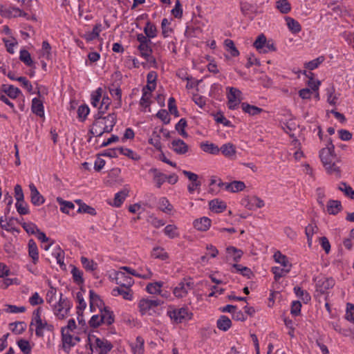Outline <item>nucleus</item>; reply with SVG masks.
Returning a JSON list of instances; mask_svg holds the SVG:
<instances>
[{
    "label": "nucleus",
    "instance_id": "f3484780",
    "mask_svg": "<svg viewBox=\"0 0 354 354\" xmlns=\"http://www.w3.org/2000/svg\"><path fill=\"white\" fill-rule=\"evenodd\" d=\"M95 350L99 352V354H109L113 348L111 343L105 339L95 338Z\"/></svg>",
    "mask_w": 354,
    "mask_h": 354
},
{
    "label": "nucleus",
    "instance_id": "603ef678",
    "mask_svg": "<svg viewBox=\"0 0 354 354\" xmlns=\"http://www.w3.org/2000/svg\"><path fill=\"white\" fill-rule=\"evenodd\" d=\"M109 90L112 97L118 101V104L120 106L122 104V90L120 88L113 85L109 87Z\"/></svg>",
    "mask_w": 354,
    "mask_h": 354
},
{
    "label": "nucleus",
    "instance_id": "052dcab7",
    "mask_svg": "<svg viewBox=\"0 0 354 354\" xmlns=\"http://www.w3.org/2000/svg\"><path fill=\"white\" fill-rule=\"evenodd\" d=\"M12 331L17 335L21 334L26 328V324L24 322H17L10 324Z\"/></svg>",
    "mask_w": 354,
    "mask_h": 354
},
{
    "label": "nucleus",
    "instance_id": "6e6552de",
    "mask_svg": "<svg viewBox=\"0 0 354 354\" xmlns=\"http://www.w3.org/2000/svg\"><path fill=\"white\" fill-rule=\"evenodd\" d=\"M71 308V302L68 299L62 298V294L61 293L58 303L53 306V312L59 319H63L68 315Z\"/></svg>",
    "mask_w": 354,
    "mask_h": 354
},
{
    "label": "nucleus",
    "instance_id": "4c0bfd02",
    "mask_svg": "<svg viewBox=\"0 0 354 354\" xmlns=\"http://www.w3.org/2000/svg\"><path fill=\"white\" fill-rule=\"evenodd\" d=\"M117 151H118L119 154L125 156L133 160L140 159V155L131 149L120 147L117 148Z\"/></svg>",
    "mask_w": 354,
    "mask_h": 354
},
{
    "label": "nucleus",
    "instance_id": "0e129e2a",
    "mask_svg": "<svg viewBox=\"0 0 354 354\" xmlns=\"http://www.w3.org/2000/svg\"><path fill=\"white\" fill-rule=\"evenodd\" d=\"M77 118L80 121L83 122L89 114L90 109L86 104L80 105L77 109Z\"/></svg>",
    "mask_w": 354,
    "mask_h": 354
},
{
    "label": "nucleus",
    "instance_id": "37998d69",
    "mask_svg": "<svg viewBox=\"0 0 354 354\" xmlns=\"http://www.w3.org/2000/svg\"><path fill=\"white\" fill-rule=\"evenodd\" d=\"M324 60H325V57L323 55H321L315 59H313L310 62H306L304 64V67H305V68H306L309 71L315 70V69L317 68L320 66V64H322L324 62Z\"/></svg>",
    "mask_w": 354,
    "mask_h": 354
},
{
    "label": "nucleus",
    "instance_id": "393cba45",
    "mask_svg": "<svg viewBox=\"0 0 354 354\" xmlns=\"http://www.w3.org/2000/svg\"><path fill=\"white\" fill-rule=\"evenodd\" d=\"M1 88V93H5L12 99H16L21 93V91L13 85L2 84Z\"/></svg>",
    "mask_w": 354,
    "mask_h": 354
},
{
    "label": "nucleus",
    "instance_id": "9d476101",
    "mask_svg": "<svg viewBox=\"0 0 354 354\" xmlns=\"http://www.w3.org/2000/svg\"><path fill=\"white\" fill-rule=\"evenodd\" d=\"M194 288V283L191 279H183L174 289V295L178 298L185 297L188 292Z\"/></svg>",
    "mask_w": 354,
    "mask_h": 354
},
{
    "label": "nucleus",
    "instance_id": "a19ab883",
    "mask_svg": "<svg viewBox=\"0 0 354 354\" xmlns=\"http://www.w3.org/2000/svg\"><path fill=\"white\" fill-rule=\"evenodd\" d=\"M122 269L124 270L125 271H127L129 274H130L131 275H133V276H136L139 278L144 279H149L152 276V272L149 269H147L146 272L144 273H138L136 270H135L129 267H127V266H124L122 268Z\"/></svg>",
    "mask_w": 354,
    "mask_h": 354
},
{
    "label": "nucleus",
    "instance_id": "e2e57ef3",
    "mask_svg": "<svg viewBox=\"0 0 354 354\" xmlns=\"http://www.w3.org/2000/svg\"><path fill=\"white\" fill-rule=\"evenodd\" d=\"M81 263L83 267L87 271H93L97 269V265L93 260L88 259L86 257H81Z\"/></svg>",
    "mask_w": 354,
    "mask_h": 354
},
{
    "label": "nucleus",
    "instance_id": "a878e982",
    "mask_svg": "<svg viewBox=\"0 0 354 354\" xmlns=\"http://www.w3.org/2000/svg\"><path fill=\"white\" fill-rule=\"evenodd\" d=\"M158 74L156 71H151L147 75V85L144 87L150 92H153L156 88V80Z\"/></svg>",
    "mask_w": 354,
    "mask_h": 354
},
{
    "label": "nucleus",
    "instance_id": "8fccbe9b",
    "mask_svg": "<svg viewBox=\"0 0 354 354\" xmlns=\"http://www.w3.org/2000/svg\"><path fill=\"white\" fill-rule=\"evenodd\" d=\"M111 103V100L109 96L107 95L102 94V98L98 109L99 114H104L109 109Z\"/></svg>",
    "mask_w": 354,
    "mask_h": 354
},
{
    "label": "nucleus",
    "instance_id": "49530a36",
    "mask_svg": "<svg viewBox=\"0 0 354 354\" xmlns=\"http://www.w3.org/2000/svg\"><path fill=\"white\" fill-rule=\"evenodd\" d=\"M303 74L307 76L309 80L308 81V86L310 88L311 91H318L319 86L321 85V82L319 80H315L313 79V73H310L309 74L306 73V71H304Z\"/></svg>",
    "mask_w": 354,
    "mask_h": 354
},
{
    "label": "nucleus",
    "instance_id": "f8f14e48",
    "mask_svg": "<svg viewBox=\"0 0 354 354\" xmlns=\"http://www.w3.org/2000/svg\"><path fill=\"white\" fill-rule=\"evenodd\" d=\"M335 280L332 277H322L316 281V290L324 294L335 286Z\"/></svg>",
    "mask_w": 354,
    "mask_h": 354
},
{
    "label": "nucleus",
    "instance_id": "2eb2a0df",
    "mask_svg": "<svg viewBox=\"0 0 354 354\" xmlns=\"http://www.w3.org/2000/svg\"><path fill=\"white\" fill-rule=\"evenodd\" d=\"M21 10L10 4H0V13L6 17H16L21 15Z\"/></svg>",
    "mask_w": 354,
    "mask_h": 354
},
{
    "label": "nucleus",
    "instance_id": "bb28decb",
    "mask_svg": "<svg viewBox=\"0 0 354 354\" xmlns=\"http://www.w3.org/2000/svg\"><path fill=\"white\" fill-rule=\"evenodd\" d=\"M241 106L244 113H248L251 116L259 115L263 111L261 108L254 105H250L247 102L241 103Z\"/></svg>",
    "mask_w": 354,
    "mask_h": 354
},
{
    "label": "nucleus",
    "instance_id": "f257e3e1",
    "mask_svg": "<svg viewBox=\"0 0 354 354\" xmlns=\"http://www.w3.org/2000/svg\"><path fill=\"white\" fill-rule=\"evenodd\" d=\"M90 309L95 311L98 308L100 313L93 315L88 322L89 326L92 328H97L100 325L110 326L115 321V316L113 311L109 307L104 306V301L94 290L89 291Z\"/></svg>",
    "mask_w": 354,
    "mask_h": 354
},
{
    "label": "nucleus",
    "instance_id": "69168bd1",
    "mask_svg": "<svg viewBox=\"0 0 354 354\" xmlns=\"http://www.w3.org/2000/svg\"><path fill=\"white\" fill-rule=\"evenodd\" d=\"M127 193L126 191H120L115 194L112 205L115 207H120L124 201Z\"/></svg>",
    "mask_w": 354,
    "mask_h": 354
},
{
    "label": "nucleus",
    "instance_id": "3c124183",
    "mask_svg": "<svg viewBox=\"0 0 354 354\" xmlns=\"http://www.w3.org/2000/svg\"><path fill=\"white\" fill-rule=\"evenodd\" d=\"M273 257L275 261L280 263L283 267L291 268L292 265L289 263L286 256L282 254L279 251L276 252Z\"/></svg>",
    "mask_w": 354,
    "mask_h": 354
},
{
    "label": "nucleus",
    "instance_id": "dca6fc26",
    "mask_svg": "<svg viewBox=\"0 0 354 354\" xmlns=\"http://www.w3.org/2000/svg\"><path fill=\"white\" fill-rule=\"evenodd\" d=\"M62 343L63 348L65 351L68 352V350L71 346H73L76 344L77 342L80 341V338L78 336H73L68 333H64V330H62Z\"/></svg>",
    "mask_w": 354,
    "mask_h": 354
},
{
    "label": "nucleus",
    "instance_id": "423d86ee",
    "mask_svg": "<svg viewBox=\"0 0 354 354\" xmlns=\"http://www.w3.org/2000/svg\"><path fill=\"white\" fill-rule=\"evenodd\" d=\"M227 90V107L230 110H236L239 108L241 102V91L234 87L228 86Z\"/></svg>",
    "mask_w": 354,
    "mask_h": 354
},
{
    "label": "nucleus",
    "instance_id": "ddd939ff",
    "mask_svg": "<svg viewBox=\"0 0 354 354\" xmlns=\"http://www.w3.org/2000/svg\"><path fill=\"white\" fill-rule=\"evenodd\" d=\"M241 204L248 209L261 208L265 205L264 201L256 196L243 198L241 200Z\"/></svg>",
    "mask_w": 354,
    "mask_h": 354
},
{
    "label": "nucleus",
    "instance_id": "a211bd4d",
    "mask_svg": "<svg viewBox=\"0 0 354 354\" xmlns=\"http://www.w3.org/2000/svg\"><path fill=\"white\" fill-rule=\"evenodd\" d=\"M103 27L101 22H97L93 26L92 31L86 32L82 37L87 41L90 42L94 39L99 38L100 32L102 31Z\"/></svg>",
    "mask_w": 354,
    "mask_h": 354
},
{
    "label": "nucleus",
    "instance_id": "9b49d317",
    "mask_svg": "<svg viewBox=\"0 0 354 354\" xmlns=\"http://www.w3.org/2000/svg\"><path fill=\"white\" fill-rule=\"evenodd\" d=\"M182 173L191 181V183L187 186L189 193L193 194L196 190L199 191L201 182L198 180V176L196 174L187 170H183Z\"/></svg>",
    "mask_w": 354,
    "mask_h": 354
},
{
    "label": "nucleus",
    "instance_id": "0eeeda50",
    "mask_svg": "<svg viewBox=\"0 0 354 354\" xmlns=\"http://www.w3.org/2000/svg\"><path fill=\"white\" fill-rule=\"evenodd\" d=\"M164 303L160 299H142L140 300L138 307L140 313L144 315L146 314L152 315V312H156L155 309Z\"/></svg>",
    "mask_w": 354,
    "mask_h": 354
},
{
    "label": "nucleus",
    "instance_id": "7c9ffc66",
    "mask_svg": "<svg viewBox=\"0 0 354 354\" xmlns=\"http://www.w3.org/2000/svg\"><path fill=\"white\" fill-rule=\"evenodd\" d=\"M28 254L32 258L34 264H36L39 260V252L36 243L30 239L28 241Z\"/></svg>",
    "mask_w": 354,
    "mask_h": 354
},
{
    "label": "nucleus",
    "instance_id": "680f3d73",
    "mask_svg": "<svg viewBox=\"0 0 354 354\" xmlns=\"http://www.w3.org/2000/svg\"><path fill=\"white\" fill-rule=\"evenodd\" d=\"M291 268H280V267H273L272 268V272L274 274V279L278 281L281 277L285 276L287 273H288L290 270Z\"/></svg>",
    "mask_w": 354,
    "mask_h": 354
},
{
    "label": "nucleus",
    "instance_id": "338daca9",
    "mask_svg": "<svg viewBox=\"0 0 354 354\" xmlns=\"http://www.w3.org/2000/svg\"><path fill=\"white\" fill-rule=\"evenodd\" d=\"M294 292L296 294V295L299 297H300L304 303L307 304L308 301H310L311 297L308 292L306 290H304L300 287L296 286L294 288Z\"/></svg>",
    "mask_w": 354,
    "mask_h": 354
},
{
    "label": "nucleus",
    "instance_id": "09e8293b",
    "mask_svg": "<svg viewBox=\"0 0 354 354\" xmlns=\"http://www.w3.org/2000/svg\"><path fill=\"white\" fill-rule=\"evenodd\" d=\"M151 93L152 92L146 89V88H142V95L140 100V104L141 106L147 108L150 106Z\"/></svg>",
    "mask_w": 354,
    "mask_h": 354
},
{
    "label": "nucleus",
    "instance_id": "774afa93",
    "mask_svg": "<svg viewBox=\"0 0 354 354\" xmlns=\"http://www.w3.org/2000/svg\"><path fill=\"white\" fill-rule=\"evenodd\" d=\"M15 207L21 215H26L29 212L28 205L24 200L16 201Z\"/></svg>",
    "mask_w": 354,
    "mask_h": 354
},
{
    "label": "nucleus",
    "instance_id": "864d4df0",
    "mask_svg": "<svg viewBox=\"0 0 354 354\" xmlns=\"http://www.w3.org/2000/svg\"><path fill=\"white\" fill-rule=\"evenodd\" d=\"M276 8L283 14H287L291 10L290 3L288 0H278L276 2Z\"/></svg>",
    "mask_w": 354,
    "mask_h": 354
},
{
    "label": "nucleus",
    "instance_id": "f03ea898",
    "mask_svg": "<svg viewBox=\"0 0 354 354\" xmlns=\"http://www.w3.org/2000/svg\"><path fill=\"white\" fill-rule=\"evenodd\" d=\"M104 114H97L95 116V120L88 130L89 138L88 141L91 142L93 136L101 137L105 133H111L117 122V115L115 113H109L107 115Z\"/></svg>",
    "mask_w": 354,
    "mask_h": 354
},
{
    "label": "nucleus",
    "instance_id": "58836bf2",
    "mask_svg": "<svg viewBox=\"0 0 354 354\" xmlns=\"http://www.w3.org/2000/svg\"><path fill=\"white\" fill-rule=\"evenodd\" d=\"M92 338H95V336L88 335V342L84 346H79L72 354H93Z\"/></svg>",
    "mask_w": 354,
    "mask_h": 354
},
{
    "label": "nucleus",
    "instance_id": "473e14b6",
    "mask_svg": "<svg viewBox=\"0 0 354 354\" xmlns=\"http://www.w3.org/2000/svg\"><path fill=\"white\" fill-rule=\"evenodd\" d=\"M57 202L60 205V210L66 214H73L75 209V205L71 201H64L60 198H57Z\"/></svg>",
    "mask_w": 354,
    "mask_h": 354
},
{
    "label": "nucleus",
    "instance_id": "4be33fe9",
    "mask_svg": "<svg viewBox=\"0 0 354 354\" xmlns=\"http://www.w3.org/2000/svg\"><path fill=\"white\" fill-rule=\"evenodd\" d=\"M219 149L220 153L229 159H233L236 153V147L231 142L223 144Z\"/></svg>",
    "mask_w": 354,
    "mask_h": 354
},
{
    "label": "nucleus",
    "instance_id": "6e6d98bb",
    "mask_svg": "<svg viewBox=\"0 0 354 354\" xmlns=\"http://www.w3.org/2000/svg\"><path fill=\"white\" fill-rule=\"evenodd\" d=\"M187 125V120L185 118H181L175 126V129L179 135L185 138L188 137V133L185 130Z\"/></svg>",
    "mask_w": 354,
    "mask_h": 354
},
{
    "label": "nucleus",
    "instance_id": "de8ad7c7",
    "mask_svg": "<svg viewBox=\"0 0 354 354\" xmlns=\"http://www.w3.org/2000/svg\"><path fill=\"white\" fill-rule=\"evenodd\" d=\"M224 45L226 48V50L228 51V53L230 54L232 57H236L239 55V51L235 46L234 43L232 40L226 39L224 41Z\"/></svg>",
    "mask_w": 354,
    "mask_h": 354
},
{
    "label": "nucleus",
    "instance_id": "39448f33",
    "mask_svg": "<svg viewBox=\"0 0 354 354\" xmlns=\"http://www.w3.org/2000/svg\"><path fill=\"white\" fill-rule=\"evenodd\" d=\"M167 315L173 322L180 324L185 320H190L192 318V313L189 312L187 308H169Z\"/></svg>",
    "mask_w": 354,
    "mask_h": 354
},
{
    "label": "nucleus",
    "instance_id": "2f4dec72",
    "mask_svg": "<svg viewBox=\"0 0 354 354\" xmlns=\"http://www.w3.org/2000/svg\"><path fill=\"white\" fill-rule=\"evenodd\" d=\"M209 209L214 212L220 213L226 209V203L218 198L212 200L209 203Z\"/></svg>",
    "mask_w": 354,
    "mask_h": 354
},
{
    "label": "nucleus",
    "instance_id": "c85d7f7f",
    "mask_svg": "<svg viewBox=\"0 0 354 354\" xmlns=\"http://www.w3.org/2000/svg\"><path fill=\"white\" fill-rule=\"evenodd\" d=\"M103 89L101 87L97 88L94 91L91 95V104L93 106L99 109L101 100L102 98Z\"/></svg>",
    "mask_w": 354,
    "mask_h": 354
},
{
    "label": "nucleus",
    "instance_id": "412c9836",
    "mask_svg": "<svg viewBox=\"0 0 354 354\" xmlns=\"http://www.w3.org/2000/svg\"><path fill=\"white\" fill-rule=\"evenodd\" d=\"M31 111L40 118H44V106L43 101L37 97L32 100Z\"/></svg>",
    "mask_w": 354,
    "mask_h": 354
},
{
    "label": "nucleus",
    "instance_id": "5fc2aeb1",
    "mask_svg": "<svg viewBox=\"0 0 354 354\" xmlns=\"http://www.w3.org/2000/svg\"><path fill=\"white\" fill-rule=\"evenodd\" d=\"M245 187V185L243 182L241 181H234L231 183H229L226 185L225 189L227 191L232 192H237L239 191H242Z\"/></svg>",
    "mask_w": 354,
    "mask_h": 354
},
{
    "label": "nucleus",
    "instance_id": "13d9d810",
    "mask_svg": "<svg viewBox=\"0 0 354 354\" xmlns=\"http://www.w3.org/2000/svg\"><path fill=\"white\" fill-rule=\"evenodd\" d=\"M338 189L344 192V195L350 198H354V190L346 183H340L338 185Z\"/></svg>",
    "mask_w": 354,
    "mask_h": 354
},
{
    "label": "nucleus",
    "instance_id": "c756f323",
    "mask_svg": "<svg viewBox=\"0 0 354 354\" xmlns=\"http://www.w3.org/2000/svg\"><path fill=\"white\" fill-rule=\"evenodd\" d=\"M75 202L78 205V209L77 210V212L81 214H87L90 215H95L96 211L95 209L82 202V200H76Z\"/></svg>",
    "mask_w": 354,
    "mask_h": 354
},
{
    "label": "nucleus",
    "instance_id": "5701e85b",
    "mask_svg": "<svg viewBox=\"0 0 354 354\" xmlns=\"http://www.w3.org/2000/svg\"><path fill=\"white\" fill-rule=\"evenodd\" d=\"M149 174L152 175L153 180L156 183V186L160 188L166 181V175L160 172L156 168H151L149 170Z\"/></svg>",
    "mask_w": 354,
    "mask_h": 354
},
{
    "label": "nucleus",
    "instance_id": "e433bc0d",
    "mask_svg": "<svg viewBox=\"0 0 354 354\" xmlns=\"http://www.w3.org/2000/svg\"><path fill=\"white\" fill-rule=\"evenodd\" d=\"M232 268L234 270H232V272H239L241 274L243 277H247L248 279H250L252 276V272L250 268L243 266L241 264L234 263L232 265Z\"/></svg>",
    "mask_w": 354,
    "mask_h": 354
},
{
    "label": "nucleus",
    "instance_id": "b1692460",
    "mask_svg": "<svg viewBox=\"0 0 354 354\" xmlns=\"http://www.w3.org/2000/svg\"><path fill=\"white\" fill-rule=\"evenodd\" d=\"M112 295L113 296L121 295L123 297V299L129 301H131L133 297L132 290H131L130 288H125L121 286L113 288L112 290Z\"/></svg>",
    "mask_w": 354,
    "mask_h": 354
},
{
    "label": "nucleus",
    "instance_id": "1a4fd4ad",
    "mask_svg": "<svg viewBox=\"0 0 354 354\" xmlns=\"http://www.w3.org/2000/svg\"><path fill=\"white\" fill-rule=\"evenodd\" d=\"M253 45L260 53H268L270 51L275 50L273 43L267 41L263 34L257 37Z\"/></svg>",
    "mask_w": 354,
    "mask_h": 354
},
{
    "label": "nucleus",
    "instance_id": "f704fd0d",
    "mask_svg": "<svg viewBox=\"0 0 354 354\" xmlns=\"http://www.w3.org/2000/svg\"><path fill=\"white\" fill-rule=\"evenodd\" d=\"M151 256L153 259H160L161 261H165L169 259L168 253L163 248L159 246L153 248Z\"/></svg>",
    "mask_w": 354,
    "mask_h": 354
},
{
    "label": "nucleus",
    "instance_id": "bf43d9fd",
    "mask_svg": "<svg viewBox=\"0 0 354 354\" xmlns=\"http://www.w3.org/2000/svg\"><path fill=\"white\" fill-rule=\"evenodd\" d=\"M151 44H146L143 45H138V50H139L140 56L142 58H147L152 54Z\"/></svg>",
    "mask_w": 354,
    "mask_h": 354
},
{
    "label": "nucleus",
    "instance_id": "4468645a",
    "mask_svg": "<svg viewBox=\"0 0 354 354\" xmlns=\"http://www.w3.org/2000/svg\"><path fill=\"white\" fill-rule=\"evenodd\" d=\"M171 149L178 155H184L189 151V146L181 139L175 138L171 142Z\"/></svg>",
    "mask_w": 354,
    "mask_h": 354
},
{
    "label": "nucleus",
    "instance_id": "ea45409f",
    "mask_svg": "<svg viewBox=\"0 0 354 354\" xmlns=\"http://www.w3.org/2000/svg\"><path fill=\"white\" fill-rule=\"evenodd\" d=\"M19 59L26 66L29 67H35L34 62L32 59V57L30 53L25 50L21 49L19 52Z\"/></svg>",
    "mask_w": 354,
    "mask_h": 354
},
{
    "label": "nucleus",
    "instance_id": "6ab92c4d",
    "mask_svg": "<svg viewBox=\"0 0 354 354\" xmlns=\"http://www.w3.org/2000/svg\"><path fill=\"white\" fill-rule=\"evenodd\" d=\"M115 282L121 287L130 288L134 283L133 279L122 272H118L115 275Z\"/></svg>",
    "mask_w": 354,
    "mask_h": 354
},
{
    "label": "nucleus",
    "instance_id": "7ed1b4c3",
    "mask_svg": "<svg viewBox=\"0 0 354 354\" xmlns=\"http://www.w3.org/2000/svg\"><path fill=\"white\" fill-rule=\"evenodd\" d=\"M326 147L322 148L319 156L327 172L336 176H340V169L334 162L335 158V146L331 138L326 140Z\"/></svg>",
    "mask_w": 354,
    "mask_h": 354
},
{
    "label": "nucleus",
    "instance_id": "79ce46f5",
    "mask_svg": "<svg viewBox=\"0 0 354 354\" xmlns=\"http://www.w3.org/2000/svg\"><path fill=\"white\" fill-rule=\"evenodd\" d=\"M286 24H287L288 29L293 34H297L301 31V26L300 24L297 20L288 17L286 18Z\"/></svg>",
    "mask_w": 354,
    "mask_h": 354
},
{
    "label": "nucleus",
    "instance_id": "aec40b11",
    "mask_svg": "<svg viewBox=\"0 0 354 354\" xmlns=\"http://www.w3.org/2000/svg\"><path fill=\"white\" fill-rule=\"evenodd\" d=\"M30 191V201L31 203L36 206L42 205L44 203V197L39 194L37 187L33 183L29 185Z\"/></svg>",
    "mask_w": 354,
    "mask_h": 354
},
{
    "label": "nucleus",
    "instance_id": "a18cd8bd",
    "mask_svg": "<svg viewBox=\"0 0 354 354\" xmlns=\"http://www.w3.org/2000/svg\"><path fill=\"white\" fill-rule=\"evenodd\" d=\"M144 32L150 39L155 38L157 36L156 26L151 21H147L144 28Z\"/></svg>",
    "mask_w": 354,
    "mask_h": 354
},
{
    "label": "nucleus",
    "instance_id": "72a5a7b5",
    "mask_svg": "<svg viewBox=\"0 0 354 354\" xmlns=\"http://www.w3.org/2000/svg\"><path fill=\"white\" fill-rule=\"evenodd\" d=\"M318 227L315 223H311L308 225L305 228V233L307 236L308 245L309 248L312 246L313 236L314 234L317 233Z\"/></svg>",
    "mask_w": 354,
    "mask_h": 354
},
{
    "label": "nucleus",
    "instance_id": "c9c22d12",
    "mask_svg": "<svg viewBox=\"0 0 354 354\" xmlns=\"http://www.w3.org/2000/svg\"><path fill=\"white\" fill-rule=\"evenodd\" d=\"M342 209V204L339 201L335 200H330L326 205V211L330 214L335 215Z\"/></svg>",
    "mask_w": 354,
    "mask_h": 354
},
{
    "label": "nucleus",
    "instance_id": "4d7b16f0",
    "mask_svg": "<svg viewBox=\"0 0 354 354\" xmlns=\"http://www.w3.org/2000/svg\"><path fill=\"white\" fill-rule=\"evenodd\" d=\"M158 207L161 211L167 214L171 213L172 210V205L165 197H162L159 199Z\"/></svg>",
    "mask_w": 354,
    "mask_h": 354
},
{
    "label": "nucleus",
    "instance_id": "c03bdc74",
    "mask_svg": "<svg viewBox=\"0 0 354 354\" xmlns=\"http://www.w3.org/2000/svg\"><path fill=\"white\" fill-rule=\"evenodd\" d=\"M216 324L218 329L227 331L231 327L232 322L227 317L222 315L217 320Z\"/></svg>",
    "mask_w": 354,
    "mask_h": 354
},
{
    "label": "nucleus",
    "instance_id": "cd10ccee",
    "mask_svg": "<svg viewBox=\"0 0 354 354\" xmlns=\"http://www.w3.org/2000/svg\"><path fill=\"white\" fill-rule=\"evenodd\" d=\"M201 149L205 153L212 155H218L220 149L218 145L212 142H205L201 144Z\"/></svg>",
    "mask_w": 354,
    "mask_h": 354
},
{
    "label": "nucleus",
    "instance_id": "20e7f679",
    "mask_svg": "<svg viewBox=\"0 0 354 354\" xmlns=\"http://www.w3.org/2000/svg\"><path fill=\"white\" fill-rule=\"evenodd\" d=\"M41 308L39 307L33 312L32 319L30 323V327L32 325L36 326L35 335L38 337H44V330L46 329L49 331L53 330V326L48 324L46 320L41 318Z\"/></svg>",
    "mask_w": 354,
    "mask_h": 354
}]
</instances>
